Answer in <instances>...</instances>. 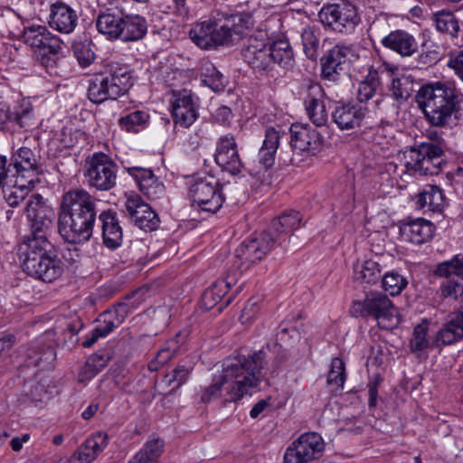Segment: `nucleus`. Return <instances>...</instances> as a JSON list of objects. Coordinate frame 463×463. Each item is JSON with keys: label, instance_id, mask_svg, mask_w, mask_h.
<instances>
[{"label": "nucleus", "instance_id": "nucleus-1", "mask_svg": "<svg viewBox=\"0 0 463 463\" xmlns=\"http://www.w3.org/2000/svg\"><path fill=\"white\" fill-rule=\"evenodd\" d=\"M264 364L263 352L228 357L223 361L222 370L213 375L212 383L202 389L200 401L209 403L221 400L224 404L238 402L259 387Z\"/></svg>", "mask_w": 463, "mask_h": 463}, {"label": "nucleus", "instance_id": "nucleus-2", "mask_svg": "<svg viewBox=\"0 0 463 463\" xmlns=\"http://www.w3.org/2000/svg\"><path fill=\"white\" fill-rule=\"evenodd\" d=\"M96 215V199L92 195L84 189L70 190L61 200L58 232L68 243H85L92 236Z\"/></svg>", "mask_w": 463, "mask_h": 463}, {"label": "nucleus", "instance_id": "nucleus-3", "mask_svg": "<svg viewBox=\"0 0 463 463\" xmlns=\"http://www.w3.org/2000/svg\"><path fill=\"white\" fill-rule=\"evenodd\" d=\"M416 101L431 126L450 128L458 119L463 95L454 86L436 82L422 86Z\"/></svg>", "mask_w": 463, "mask_h": 463}, {"label": "nucleus", "instance_id": "nucleus-4", "mask_svg": "<svg viewBox=\"0 0 463 463\" xmlns=\"http://www.w3.org/2000/svg\"><path fill=\"white\" fill-rule=\"evenodd\" d=\"M301 222L298 212L290 211L274 219L270 232H263L257 237L244 241L235 251L236 266L241 271L248 270L252 264L261 260L274 247L276 243L282 244L281 236L291 233L298 229Z\"/></svg>", "mask_w": 463, "mask_h": 463}, {"label": "nucleus", "instance_id": "nucleus-5", "mask_svg": "<svg viewBox=\"0 0 463 463\" xmlns=\"http://www.w3.org/2000/svg\"><path fill=\"white\" fill-rule=\"evenodd\" d=\"M18 255L24 271L43 282H52L63 272L62 263L50 240L19 243Z\"/></svg>", "mask_w": 463, "mask_h": 463}, {"label": "nucleus", "instance_id": "nucleus-6", "mask_svg": "<svg viewBox=\"0 0 463 463\" xmlns=\"http://www.w3.org/2000/svg\"><path fill=\"white\" fill-rule=\"evenodd\" d=\"M350 312L354 317H373L385 329L395 327L400 323L398 311L392 300L379 291L368 292L363 301H354Z\"/></svg>", "mask_w": 463, "mask_h": 463}, {"label": "nucleus", "instance_id": "nucleus-7", "mask_svg": "<svg viewBox=\"0 0 463 463\" xmlns=\"http://www.w3.org/2000/svg\"><path fill=\"white\" fill-rule=\"evenodd\" d=\"M29 222V233L24 235L20 243H32L49 240L55 213L53 208L39 194L29 196L25 206Z\"/></svg>", "mask_w": 463, "mask_h": 463}, {"label": "nucleus", "instance_id": "nucleus-8", "mask_svg": "<svg viewBox=\"0 0 463 463\" xmlns=\"http://www.w3.org/2000/svg\"><path fill=\"white\" fill-rule=\"evenodd\" d=\"M17 178L35 183L43 172L41 150L35 137H26L22 145L12 147L10 165Z\"/></svg>", "mask_w": 463, "mask_h": 463}, {"label": "nucleus", "instance_id": "nucleus-9", "mask_svg": "<svg viewBox=\"0 0 463 463\" xmlns=\"http://www.w3.org/2000/svg\"><path fill=\"white\" fill-rule=\"evenodd\" d=\"M446 146L441 141L420 143L404 153L407 171L419 175H434L440 171L441 157Z\"/></svg>", "mask_w": 463, "mask_h": 463}, {"label": "nucleus", "instance_id": "nucleus-10", "mask_svg": "<svg viewBox=\"0 0 463 463\" xmlns=\"http://www.w3.org/2000/svg\"><path fill=\"white\" fill-rule=\"evenodd\" d=\"M224 186L211 175L195 176L189 187V196L203 212L215 213L224 202Z\"/></svg>", "mask_w": 463, "mask_h": 463}, {"label": "nucleus", "instance_id": "nucleus-11", "mask_svg": "<svg viewBox=\"0 0 463 463\" xmlns=\"http://www.w3.org/2000/svg\"><path fill=\"white\" fill-rule=\"evenodd\" d=\"M324 449L325 443L319 434L303 433L287 448L283 463H311L322 456Z\"/></svg>", "mask_w": 463, "mask_h": 463}, {"label": "nucleus", "instance_id": "nucleus-12", "mask_svg": "<svg viewBox=\"0 0 463 463\" xmlns=\"http://www.w3.org/2000/svg\"><path fill=\"white\" fill-rule=\"evenodd\" d=\"M318 18L324 25L338 33L352 32L360 21L354 5L345 2L324 5Z\"/></svg>", "mask_w": 463, "mask_h": 463}, {"label": "nucleus", "instance_id": "nucleus-13", "mask_svg": "<svg viewBox=\"0 0 463 463\" xmlns=\"http://www.w3.org/2000/svg\"><path fill=\"white\" fill-rule=\"evenodd\" d=\"M200 99L191 90L172 91V117L175 126L188 128L197 119Z\"/></svg>", "mask_w": 463, "mask_h": 463}, {"label": "nucleus", "instance_id": "nucleus-14", "mask_svg": "<svg viewBox=\"0 0 463 463\" xmlns=\"http://www.w3.org/2000/svg\"><path fill=\"white\" fill-rule=\"evenodd\" d=\"M88 184L99 191H109L117 183V165L106 155L95 154L85 173Z\"/></svg>", "mask_w": 463, "mask_h": 463}, {"label": "nucleus", "instance_id": "nucleus-15", "mask_svg": "<svg viewBox=\"0 0 463 463\" xmlns=\"http://www.w3.org/2000/svg\"><path fill=\"white\" fill-rule=\"evenodd\" d=\"M100 74L109 99L125 95L133 85L131 71L125 64L110 62Z\"/></svg>", "mask_w": 463, "mask_h": 463}, {"label": "nucleus", "instance_id": "nucleus-16", "mask_svg": "<svg viewBox=\"0 0 463 463\" xmlns=\"http://www.w3.org/2000/svg\"><path fill=\"white\" fill-rule=\"evenodd\" d=\"M129 312L126 303H118L99 316V325L92 330L91 337L83 342L84 347H90L100 337H105L125 321Z\"/></svg>", "mask_w": 463, "mask_h": 463}, {"label": "nucleus", "instance_id": "nucleus-17", "mask_svg": "<svg viewBox=\"0 0 463 463\" xmlns=\"http://www.w3.org/2000/svg\"><path fill=\"white\" fill-rule=\"evenodd\" d=\"M125 210L135 225L141 230L152 232L159 226L160 220L156 213L137 194L128 196Z\"/></svg>", "mask_w": 463, "mask_h": 463}, {"label": "nucleus", "instance_id": "nucleus-18", "mask_svg": "<svg viewBox=\"0 0 463 463\" xmlns=\"http://www.w3.org/2000/svg\"><path fill=\"white\" fill-rule=\"evenodd\" d=\"M23 39L36 52L58 53L61 49L60 38L52 34L45 25L32 24L24 27Z\"/></svg>", "mask_w": 463, "mask_h": 463}, {"label": "nucleus", "instance_id": "nucleus-19", "mask_svg": "<svg viewBox=\"0 0 463 463\" xmlns=\"http://www.w3.org/2000/svg\"><path fill=\"white\" fill-rule=\"evenodd\" d=\"M244 61L254 71H269L273 70L272 50L265 39L250 37L242 49Z\"/></svg>", "mask_w": 463, "mask_h": 463}, {"label": "nucleus", "instance_id": "nucleus-20", "mask_svg": "<svg viewBox=\"0 0 463 463\" xmlns=\"http://www.w3.org/2000/svg\"><path fill=\"white\" fill-rule=\"evenodd\" d=\"M227 30L222 29V25L204 21L196 24L190 30L189 37L201 49H214L220 45H227Z\"/></svg>", "mask_w": 463, "mask_h": 463}, {"label": "nucleus", "instance_id": "nucleus-21", "mask_svg": "<svg viewBox=\"0 0 463 463\" xmlns=\"http://www.w3.org/2000/svg\"><path fill=\"white\" fill-rule=\"evenodd\" d=\"M215 161L224 171L232 175L239 174L243 168L237 143L232 135L221 137L217 142Z\"/></svg>", "mask_w": 463, "mask_h": 463}, {"label": "nucleus", "instance_id": "nucleus-22", "mask_svg": "<svg viewBox=\"0 0 463 463\" xmlns=\"http://www.w3.org/2000/svg\"><path fill=\"white\" fill-rule=\"evenodd\" d=\"M306 112L310 121L317 127H324L328 122V113L323 99V90L317 83L306 86L303 98Z\"/></svg>", "mask_w": 463, "mask_h": 463}, {"label": "nucleus", "instance_id": "nucleus-23", "mask_svg": "<svg viewBox=\"0 0 463 463\" xmlns=\"http://www.w3.org/2000/svg\"><path fill=\"white\" fill-rule=\"evenodd\" d=\"M367 113L365 106L360 103H337L332 112L334 123L341 130H350L360 127Z\"/></svg>", "mask_w": 463, "mask_h": 463}, {"label": "nucleus", "instance_id": "nucleus-24", "mask_svg": "<svg viewBox=\"0 0 463 463\" xmlns=\"http://www.w3.org/2000/svg\"><path fill=\"white\" fill-rule=\"evenodd\" d=\"M7 121L15 122L20 128H33L35 123L30 101L22 99L19 105L10 109L3 96L0 95V130Z\"/></svg>", "mask_w": 463, "mask_h": 463}, {"label": "nucleus", "instance_id": "nucleus-25", "mask_svg": "<svg viewBox=\"0 0 463 463\" xmlns=\"http://www.w3.org/2000/svg\"><path fill=\"white\" fill-rule=\"evenodd\" d=\"M127 172L149 200H156L164 195L165 186L150 168L131 166L127 168Z\"/></svg>", "mask_w": 463, "mask_h": 463}, {"label": "nucleus", "instance_id": "nucleus-26", "mask_svg": "<svg viewBox=\"0 0 463 463\" xmlns=\"http://www.w3.org/2000/svg\"><path fill=\"white\" fill-rule=\"evenodd\" d=\"M435 232L434 224L423 218L404 222L400 226L402 238L415 245H421L431 240Z\"/></svg>", "mask_w": 463, "mask_h": 463}, {"label": "nucleus", "instance_id": "nucleus-27", "mask_svg": "<svg viewBox=\"0 0 463 463\" xmlns=\"http://www.w3.org/2000/svg\"><path fill=\"white\" fill-rule=\"evenodd\" d=\"M77 24V13L69 5L56 1L51 5L49 24L52 29L62 33H71Z\"/></svg>", "mask_w": 463, "mask_h": 463}, {"label": "nucleus", "instance_id": "nucleus-28", "mask_svg": "<svg viewBox=\"0 0 463 463\" xmlns=\"http://www.w3.org/2000/svg\"><path fill=\"white\" fill-rule=\"evenodd\" d=\"M290 144L300 152H315L321 145V136L308 125L293 124L290 128Z\"/></svg>", "mask_w": 463, "mask_h": 463}, {"label": "nucleus", "instance_id": "nucleus-29", "mask_svg": "<svg viewBox=\"0 0 463 463\" xmlns=\"http://www.w3.org/2000/svg\"><path fill=\"white\" fill-rule=\"evenodd\" d=\"M222 29L227 28V45L238 43L255 27V21L250 13H240L229 16Z\"/></svg>", "mask_w": 463, "mask_h": 463}, {"label": "nucleus", "instance_id": "nucleus-30", "mask_svg": "<svg viewBox=\"0 0 463 463\" xmlns=\"http://www.w3.org/2000/svg\"><path fill=\"white\" fill-rule=\"evenodd\" d=\"M102 229V238L105 246L116 249L122 242V229L118 224L117 213L112 210L103 211L99 216Z\"/></svg>", "mask_w": 463, "mask_h": 463}, {"label": "nucleus", "instance_id": "nucleus-31", "mask_svg": "<svg viewBox=\"0 0 463 463\" xmlns=\"http://www.w3.org/2000/svg\"><path fill=\"white\" fill-rule=\"evenodd\" d=\"M382 43L384 47L404 57L411 56L418 51V43L415 38L402 30L391 32L387 36L383 38Z\"/></svg>", "mask_w": 463, "mask_h": 463}, {"label": "nucleus", "instance_id": "nucleus-32", "mask_svg": "<svg viewBox=\"0 0 463 463\" xmlns=\"http://www.w3.org/2000/svg\"><path fill=\"white\" fill-rule=\"evenodd\" d=\"M463 338V312L449 315L446 323L438 331L436 342L441 345H452Z\"/></svg>", "mask_w": 463, "mask_h": 463}, {"label": "nucleus", "instance_id": "nucleus-33", "mask_svg": "<svg viewBox=\"0 0 463 463\" xmlns=\"http://www.w3.org/2000/svg\"><path fill=\"white\" fill-rule=\"evenodd\" d=\"M147 33V23L139 14H123L119 40L136 42L142 39Z\"/></svg>", "mask_w": 463, "mask_h": 463}, {"label": "nucleus", "instance_id": "nucleus-34", "mask_svg": "<svg viewBox=\"0 0 463 463\" xmlns=\"http://www.w3.org/2000/svg\"><path fill=\"white\" fill-rule=\"evenodd\" d=\"M416 205L425 213H441L446 205L443 191L437 185L425 186L417 196Z\"/></svg>", "mask_w": 463, "mask_h": 463}, {"label": "nucleus", "instance_id": "nucleus-35", "mask_svg": "<svg viewBox=\"0 0 463 463\" xmlns=\"http://www.w3.org/2000/svg\"><path fill=\"white\" fill-rule=\"evenodd\" d=\"M184 343V337L180 333L167 340L156 352L155 358L148 364V369L150 371L158 370L159 366L165 364L180 352Z\"/></svg>", "mask_w": 463, "mask_h": 463}, {"label": "nucleus", "instance_id": "nucleus-36", "mask_svg": "<svg viewBox=\"0 0 463 463\" xmlns=\"http://www.w3.org/2000/svg\"><path fill=\"white\" fill-rule=\"evenodd\" d=\"M122 19L123 13H102L96 19L97 30L110 40L119 39Z\"/></svg>", "mask_w": 463, "mask_h": 463}, {"label": "nucleus", "instance_id": "nucleus-37", "mask_svg": "<svg viewBox=\"0 0 463 463\" xmlns=\"http://www.w3.org/2000/svg\"><path fill=\"white\" fill-rule=\"evenodd\" d=\"M298 318H300V315L292 314L288 316L286 319L280 323L276 335L277 341L290 345L300 339V327L294 325Z\"/></svg>", "mask_w": 463, "mask_h": 463}, {"label": "nucleus", "instance_id": "nucleus-38", "mask_svg": "<svg viewBox=\"0 0 463 463\" xmlns=\"http://www.w3.org/2000/svg\"><path fill=\"white\" fill-rule=\"evenodd\" d=\"M163 447L164 442L160 439L148 440L128 463H158Z\"/></svg>", "mask_w": 463, "mask_h": 463}, {"label": "nucleus", "instance_id": "nucleus-39", "mask_svg": "<svg viewBox=\"0 0 463 463\" xmlns=\"http://www.w3.org/2000/svg\"><path fill=\"white\" fill-rule=\"evenodd\" d=\"M382 269L380 264L373 260H367L363 263H357L354 267V277L355 280L373 284L381 278Z\"/></svg>", "mask_w": 463, "mask_h": 463}, {"label": "nucleus", "instance_id": "nucleus-40", "mask_svg": "<svg viewBox=\"0 0 463 463\" xmlns=\"http://www.w3.org/2000/svg\"><path fill=\"white\" fill-rule=\"evenodd\" d=\"M432 21L439 32L451 37H458L460 27L458 20L453 13L444 10L437 12L433 14Z\"/></svg>", "mask_w": 463, "mask_h": 463}, {"label": "nucleus", "instance_id": "nucleus-41", "mask_svg": "<svg viewBox=\"0 0 463 463\" xmlns=\"http://www.w3.org/2000/svg\"><path fill=\"white\" fill-rule=\"evenodd\" d=\"M35 183H28L16 177L15 184L5 191V198L11 207H17L29 195Z\"/></svg>", "mask_w": 463, "mask_h": 463}, {"label": "nucleus", "instance_id": "nucleus-42", "mask_svg": "<svg viewBox=\"0 0 463 463\" xmlns=\"http://www.w3.org/2000/svg\"><path fill=\"white\" fill-rule=\"evenodd\" d=\"M109 358L102 354L90 355L80 368L79 382L87 383L100 373L108 364Z\"/></svg>", "mask_w": 463, "mask_h": 463}, {"label": "nucleus", "instance_id": "nucleus-43", "mask_svg": "<svg viewBox=\"0 0 463 463\" xmlns=\"http://www.w3.org/2000/svg\"><path fill=\"white\" fill-rule=\"evenodd\" d=\"M345 382V364L340 358L335 357L331 362V368L327 374L326 383L331 388V392L337 395L342 392Z\"/></svg>", "mask_w": 463, "mask_h": 463}, {"label": "nucleus", "instance_id": "nucleus-44", "mask_svg": "<svg viewBox=\"0 0 463 463\" xmlns=\"http://www.w3.org/2000/svg\"><path fill=\"white\" fill-rule=\"evenodd\" d=\"M272 50L273 66L275 64L283 68H289L293 64V52L286 40H278L269 44Z\"/></svg>", "mask_w": 463, "mask_h": 463}, {"label": "nucleus", "instance_id": "nucleus-45", "mask_svg": "<svg viewBox=\"0 0 463 463\" xmlns=\"http://www.w3.org/2000/svg\"><path fill=\"white\" fill-rule=\"evenodd\" d=\"M149 115L146 111L136 110L118 119L122 129L128 132H138L147 124Z\"/></svg>", "mask_w": 463, "mask_h": 463}, {"label": "nucleus", "instance_id": "nucleus-46", "mask_svg": "<svg viewBox=\"0 0 463 463\" xmlns=\"http://www.w3.org/2000/svg\"><path fill=\"white\" fill-rule=\"evenodd\" d=\"M88 83L87 94L91 102L100 104L109 99L100 72L93 74L89 79Z\"/></svg>", "mask_w": 463, "mask_h": 463}, {"label": "nucleus", "instance_id": "nucleus-47", "mask_svg": "<svg viewBox=\"0 0 463 463\" xmlns=\"http://www.w3.org/2000/svg\"><path fill=\"white\" fill-rule=\"evenodd\" d=\"M407 285L406 278L396 271L387 272L382 278L383 289L392 296L400 295Z\"/></svg>", "mask_w": 463, "mask_h": 463}, {"label": "nucleus", "instance_id": "nucleus-48", "mask_svg": "<svg viewBox=\"0 0 463 463\" xmlns=\"http://www.w3.org/2000/svg\"><path fill=\"white\" fill-rule=\"evenodd\" d=\"M433 273L437 277L456 274L463 279V254H457L451 260L439 263Z\"/></svg>", "mask_w": 463, "mask_h": 463}, {"label": "nucleus", "instance_id": "nucleus-49", "mask_svg": "<svg viewBox=\"0 0 463 463\" xmlns=\"http://www.w3.org/2000/svg\"><path fill=\"white\" fill-rule=\"evenodd\" d=\"M230 282L225 280L216 281L211 288H207L203 295V301L207 308L213 307L228 292Z\"/></svg>", "mask_w": 463, "mask_h": 463}, {"label": "nucleus", "instance_id": "nucleus-50", "mask_svg": "<svg viewBox=\"0 0 463 463\" xmlns=\"http://www.w3.org/2000/svg\"><path fill=\"white\" fill-rule=\"evenodd\" d=\"M379 86L378 74L376 71H370L366 78L359 84L357 90V99L362 104L374 96Z\"/></svg>", "mask_w": 463, "mask_h": 463}, {"label": "nucleus", "instance_id": "nucleus-51", "mask_svg": "<svg viewBox=\"0 0 463 463\" xmlns=\"http://www.w3.org/2000/svg\"><path fill=\"white\" fill-rule=\"evenodd\" d=\"M391 91L397 101L403 102L410 98L413 91V83L407 76L393 78Z\"/></svg>", "mask_w": 463, "mask_h": 463}, {"label": "nucleus", "instance_id": "nucleus-52", "mask_svg": "<svg viewBox=\"0 0 463 463\" xmlns=\"http://www.w3.org/2000/svg\"><path fill=\"white\" fill-rule=\"evenodd\" d=\"M277 151H272L269 148L260 147L259 151V164L260 168L259 170H250V175H255L261 183L266 182V173L273 166L275 163V155Z\"/></svg>", "mask_w": 463, "mask_h": 463}, {"label": "nucleus", "instance_id": "nucleus-53", "mask_svg": "<svg viewBox=\"0 0 463 463\" xmlns=\"http://www.w3.org/2000/svg\"><path fill=\"white\" fill-rule=\"evenodd\" d=\"M191 371V367L179 365L174 369L171 373L166 374L162 379L160 385L172 386V390L170 391L171 392L172 391L178 389L186 382Z\"/></svg>", "mask_w": 463, "mask_h": 463}, {"label": "nucleus", "instance_id": "nucleus-54", "mask_svg": "<svg viewBox=\"0 0 463 463\" xmlns=\"http://www.w3.org/2000/svg\"><path fill=\"white\" fill-rule=\"evenodd\" d=\"M451 276L461 278L456 274H451L447 277L443 276L442 278L446 279L440 284L439 290L442 297L457 299L463 295V284L454 279H450Z\"/></svg>", "mask_w": 463, "mask_h": 463}, {"label": "nucleus", "instance_id": "nucleus-55", "mask_svg": "<svg viewBox=\"0 0 463 463\" xmlns=\"http://www.w3.org/2000/svg\"><path fill=\"white\" fill-rule=\"evenodd\" d=\"M428 325L421 323L414 327L412 337L410 345L413 352H420L429 346V340L427 339Z\"/></svg>", "mask_w": 463, "mask_h": 463}, {"label": "nucleus", "instance_id": "nucleus-56", "mask_svg": "<svg viewBox=\"0 0 463 463\" xmlns=\"http://www.w3.org/2000/svg\"><path fill=\"white\" fill-rule=\"evenodd\" d=\"M202 81L213 91L219 92L224 89L223 76L213 65L205 68Z\"/></svg>", "mask_w": 463, "mask_h": 463}, {"label": "nucleus", "instance_id": "nucleus-57", "mask_svg": "<svg viewBox=\"0 0 463 463\" xmlns=\"http://www.w3.org/2000/svg\"><path fill=\"white\" fill-rule=\"evenodd\" d=\"M301 40L306 55L310 59H315L317 57V48L319 43L315 31L310 27L304 28L301 33Z\"/></svg>", "mask_w": 463, "mask_h": 463}, {"label": "nucleus", "instance_id": "nucleus-58", "mask_svg": "<svg viewBox=\"0 0 463 463\" xmlns=\"http://www.w3.org/2000/svg\"><path fill=\"white\" fill-rule=\"evenodd\" d=\"M342 70L343 67L338 65L337 62L331 60L326 55L322 59L321 77L323 80L332 82L337 81Z\"/></svg>", "mask_w": 463, "mask_h": 463}, {"label": "nucleus", "instance_id": "nucleus-59", "mask_svg": "<svg viewBox=\"0 0 463 463\" xmlns=\"http://www.w3.org/2000/svg\"><path fill=\"white\" fill-rule=\"evenodd\" d=\"M109 437L106 433L99 431L89 437L85 441L84 449H91L97 458L108 446Z\"/></svg>", "mask_w": 463, "mask_h": 463}, {"label": "nucleus", "instance_id": "nucleus-60", "mask_svg": "<svg viewBox=\"0 0 463 463\" xmlns=\"http://www.w3.org/2000/svg\"><path fill=\"white\" fill-rule=\"evenodd\" d=\"M447 58V66L463 81V49L451 50Z\"/></svg>", "mask_w": 463, "mask_h": 463}, {"label": "nucleus", "instance_id": "nucleus-61", "mask_svg": "<svg viewBox=\"0 0 463 463\" xmlns=\"http://www.w3.org/2000/svg\"><path fill=\"white\" fill-rule=\"evenodd\" d=\"M74 55L81 67L90 66L95 60V53L90 45L78 43L74 45Z\"/></svg>", "mask_w": 463, "mask_h": 463}, {"label": "nucleus", "instance_id": "nucleus-62", "mask_svg": "<svg viewBox=\"0 0 463 463\" xmlns=\"http://www.w3.org/2000/svg\"><path fill=\"white\" fill-rule=\"evenodd\" d=\"M352 55V49L350 47L339 44L333 47L326 54L327 57L337 62L341 67H343Z\"/></svg>", "mask_w": 463, "mask_h": 463}, {"label": "nucleus", "instance_id": "nucleus-63", "mask_svg": "<svg viewBox=\"0 0 463 463\" xmlns=\"http://www.w3.org/2000/svg\"><path fill=\"white\" fill-rule=\"evenodd\" d=\"M85 448V443L83 442L70 457L67 463H91L96 457L91 452V449H84Z\"/></svg>", "mask_w": 463, "mask_h": 463}, {"label": "nucleus", "instance_id": "nucleus-64", "mask_svg": "<svg viewBox=\"0 0 463 463\" xmlns=\"http://www.w3.org/2000/svg\"><path fill=\"white\" fill-rule=\"evenodd\" d=\"M279 133L274 128H268L265 131V137L261 147L277 151L279 145Z\"/></svg>", "mask_w": 463, "mask_h": 463}]
</instances>
